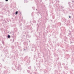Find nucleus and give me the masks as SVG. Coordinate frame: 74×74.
Instances as JSON below:
<instances>
[{
  "label": "nucleus",
  "mask_w": 74,
  "mask_h": 74,
  "mask_svg": "<svg viewBox=\"0 0 74 74\" xmlns=\"http://www.w3.org/2000/svg\"><path fill=\"white\" fill-rule=\"evenodd\" d=\"M10 37H11V36H10V35H8V38H10Z\"/></svg>",
  "instance_id": "f257e3e1"
},
{
  "label": "nucleus",
  "mask_w": 74,
  "mask_h": 74,
  "mask_svg": "<svg viewBox=\"0 0 74 74\" xmlns=\"http://www.w3.org/2000/svg\"><path fill=\"white\" fill-rule=\"evenodd\" d=\"M18 12H16V15L18 14Z\"/></svg>",
  "instance_id": "f03ea898"
},
{
  "label": "nucleus",
  "mask_w": 74,
  "mask_h": 74,
  "mask_svg": "<svg viewBox=\"0 0 74 74\" xmlns=\"http://www.w3.org/2000/svg\"><path fill=\"white\" fill-rule=\"evenodd\" d=\"M8 0H5L6 1H8Z\"/></svg>",
  "instance_id": "7ed1b4c3"
},
{
  "label": "nucleus",
  "mask_w": 74,
  "mask_h": 74,
  "mask_svg": "<svg viewBox=\"0 0 74 74\" xmlns=\"http://www.w3.org/2000/svg\"><path fill=\"white\" fill-rule=\"evenodd\" d=\"M69 18H71V16H69Z\"/></svg>",
  "instance_id": "20e7f679"
}]
</instances>
